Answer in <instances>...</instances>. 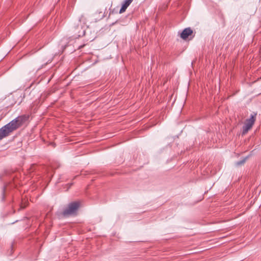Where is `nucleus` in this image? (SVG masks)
<instances>
[{
	"mask_svg": "<svg viewBox=\"0 0 261 261\" xmlns=\"http://www.w3.org/2000/svg\"><path fill=\"white\" fill-rule=\"evenodd\" d=\"M27 120L25 115L19 116L0 128V140L8 137L13 131L20 127Z\"/></svg>",
	"mask_w": 261,
	"mask_h": 261,
	"instance_id": "nucleus-1",
	"label": "nucleus"
},
{
	"mask_svg": "<svg viewBox=\"0 0 261 261\" xmlns=\"http://www.w3.org/2000/svg\"><path fill=\"white\" fill-rule=\"evenodd\" d=\"M80 206V203L79 201H73L69 203L66 208L63 211V216L69 217L76 215Z\"/></svg>",
	"mask_w": 261,
	"mask_h": 261,
	"instance_id": "nucleus-2",
	"label": "nucleus"
},
{
	"mask_svg": "<svg viewBox=\"0 0 261 261\" xmlns=\"http://www.w3.org/2000/svg\"><path fill=\"white\" fill-rule=\"evenodd\" d=\"M256 113H254L253 114H251L250 116V118L249 119H247L246 120L244 125L243 126V130H242V135H245L247 132L250 130L253 124L256 120Z\"/></svg>",
	"mask_w": 261,
	"mask_h": 261,
	"instance_id": "nucleus-3",
	"label": "nucleus"
},
{
	"mask_svg": "<svg viewBox=\"0 0 261 261\" xmlns=\"http://www.w3.org/2000/svg\"><path fill=\"white\" fill-rule=\"evenodd\" d=\"M74 32L76 35L79 37H82L85 34V30L81 24H77L74 27Z\"/></svg>",
	"mask_w": 261,
	"mask_h": 261,
	"instance_id": "nucleus-4",
	"label": "nucleus"
},
{
	"mask_svg": "<svg viewBox=\"0 0 261 261\" xmlns=\"http://www.w3.org/2000/svg\"><path fill=\"white\" fill-rule=\"evenodd\" d=\"M193 33V31L190 28L185 29L180 34V37L185 40Z\"/></svg>",
	"mask_w": 261,
	"mask_h": 261,
	"instance_id": "nucleus-5",
	"label": "nucleus"
},
{
	"mask_svg": "<svg viewBox=\"0 0 261 261\" xmlns=\"http://www.w3.org/2000/svg\"><path fill=\"white\" fill-rule=\"evenodd\" d=\"M133 0H124L122 4V7L119 11L120 13H122L125 11L126 8L129 6Z\"/></svg>",
	"mask_w": 261,
	"mask_h": 261,
	"instance_id": "nucleus-6",
	"label": "nucleus"
},
{
	"mask_svg": "<svg viewBox=\"0 0 261 261\" xmlns=\"http://www.w3.org/2000/svg\"><path fill=\"white\" fill-rule=\"evenodd\" d=\"M245 161H246V159H243V160H241L240 161L237 162L236 163V165H238V166L242 165V164H243L245 162Z\"/></svg>",
	"mask_w": 261,
	"mask_h": 261,
	"instance_id": "nucleus-7",
	"label": "nucleus"
},
{
	"mask_svg": "<svg viewBox=\"0 0 261 261\" xmlns=\"http://www.w3.org/2000/svg\"><path fill=\"white\" fill-rule=\"evenodd\" d=\"M83 18H84V17H83V16H82V17L80 18V19H79V21H82V20Z\"/></svg>",
	"mask_w": 261,
	"mask_h": 261,
	"instance_id": "nucleus-8",
	"label": "nucleus"
}]
</instances>
